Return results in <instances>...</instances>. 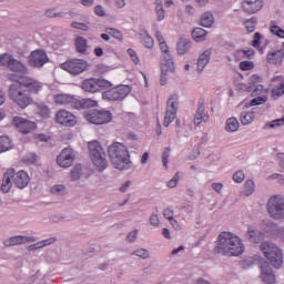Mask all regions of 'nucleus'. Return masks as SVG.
Instances as JSON below:
<instances>
[{"instance_id":"obj_1","label":"nucleus","mask_w":284,"mask_h":284,"mask_svg":"<svg viewBox=\"0 0 284 284\" xmlns=\"http://www.w3.org/2000/svg\"><path fill=\"white\" fill-rule=\"evenodd\" d=\"M7 79L12 81L8 89L9 99L21 110L32 105L33 100L30 92L38 94L42 88L41 82L21 73H10Z\"/></svg>"},{"instance_id":"obj_2","label":"nucleus","mask_w":284,"mask_h":284,"mask_svg":"<svg viewBox=\"0 0 284 284\" xmlns=\"http://www.w3.org/2000/svg\"><path fill=\"white\" fill-rule=\"evenodd\" d=\"M215 243L213 252L221 254V256H241L245 252L241 237L230 232H222Z\"/></svg>"},{"instance_id":"obj_3","label":"nucleus","mask_w":284,"mask_h":284,"mask_svg":"<svg viewBox=\"0 0 284 284\" xmlns=\"http://www.w3.org/2000/svg\"><path fill=\"white\" fill-rule=\"evenodd\" d=\"M109 159L115 170H130L132 161H130V152L128 146L120 142H114L108 148Z\"/></svg>"},{"instance_id":"obj_4","label":"nucleus","mask_w":284,"mask_h":284,"mask_svg":"<svg viewBox=\"0 0 284 284\" xmlns=\"http://www.w3.org/2000/svg\"><path fill=\"white\" fill-rule=\"evenodd\" d=\"M89 156L98 172L108 170V155L101 142L93 140L88 143Z\"/></svg>"},{"instance_id":"obj_5","label":"nucleus","mask_w":284,"mask_h":284,"mask_svg":"<svg viewBox=\"0 0 284 284\" xmlns=\"http://www.w3.org/2000/svg\"><path fill=\"white\" fill-rule=\"evenodd\" d=\"M260 250L275 270L283 267V251L276 244L265 241L261 244Z\"/></svg>"},{"instance_id":"obj_6","label":"nucleus","mask_w":284,"mask_h":284,"mask_svg":"<svg viewBox=\"0 0 284 284\" xmlns=\"http://www.w3.org/2000/svg\"><path fill=\"white\" fill-rule=\"evenodd\" d=\"M132 92V87L128 84H119L102 92L103 101H109V103H115L124 101L125 98Z\"/></svg>"},{"instance_id":"obj_7","label":"nucleus","mask_w":284,"mask_h":284,"mask_svg":"<svg viewBox=\"0 0 284 284\" xmlns=\"http://www.w3.org/2000/svg\"><path fill=\"white\" fill-rule=\"evenodd\" d=\"M87 121L89 123H93V125H105V123H110L112 121V112L101 109V110H90L85 114Z\"/></svg>"},{"instance_id":"obj_8","label":"nucleus","mask_w":284,"mask_h":284,"mask_svg":"<svg viewBox=\"0 0 284 284\" xmlns=\"http://www.w3.org/2000/svg\"><path fill=\"white\" fill-rule=\"evenodd\" d=\"M0 65L8 68L11 72H27L28 68L21 60L14 59L13 54L2 53L0 54Z\"/></svg>"},{"instance_id":"obj_9","label":"nucleus","mask_w":284,"mask_h":284,"mask_svg":"<svg viewBox=\"0 0 284 284\" xmlns=\"http://www.w3.org/2000/svg\"><path fill=\"white\" fill-rule=\"evenodd\" d=\"M266 210L272 219L281 221L284 219V199L274 196L267 202Z\"/></svg>"},{"instance_id":"obj_10","label":"nucleus","mask_w":284,"mask_h":284,"mask_svg":"<svg viewBox=\"0 0 284 284\" xmlns=\"http://www.w3.org/2000/svg\"><path fill=\"white\" fill-rule=\"evenodd\" d=\"M176 112H179V95L172 94L166 101V111L163 122L164 128H169L174 119H176Z\"/></svg>"},{"instance_id":"obj_11","label":"nucleus","mask_w":284,"mask_h":284,"mask_svg":"<svg viewBox=\"0 0 284 284\" xmlns=\"http://www.w3.org/2000/svg\"><path fill=\"white\" fill-rule=\"evenodd\" d=\"M48 61H50L48 53L41 49L32 51L29 55V65H31V68H43Z\"/></svg>"},{"instance_id":"obj_12","label":"nucleus","mask_w":284,"mask_h":284,"mask_svg":"<svg viewBox=\"0 0 284 284\" xmlns=\"http://www.w3.org/2000/svg\"><path fill=\"white\" fill-rule=\"evenodd\" d=\"M39 241L36 236L16 235L3 241L4 247H14L17 245H28V243H37Z\"/></svg>"},{"instance_id":"obj_13","label":"nucleus","mask_w":284,"mask_h":284,"mask_svg":"<svg viewBox=\"0 0 284 284\" xmlns=\"http://www.w3.org/2000/svg\"><path fill=\"white\" fill-rule=\"evenodd\" d=\"M12 123L22 134H29L32 130H37V123L23 118L16 116L12 120Z\"/></svg>"},{"instance_id":"obj_14","label":"nucleus","mask_w":284,"mask_h":284,"mask_svg":"<svg viewBox=\"0 0 284 284\" xmlns=\"http://www.w3.org/2000/svg\"><path fill=\"white\" fill-rule=\"evenodd\" d=\"M260 267L262 271V281L265 284H274L276 283V275H274V271H272V267H270V262L262 260L260 262Z\"/></svg>"},{"instance_id":"obj_15","label":"nucleus","mask_w":284,"mask_h":284,"mask_svg":"<svg viewBox=\"0 0 284 284\" xmlns=\"http://www.w3.org/2000/svg\"><path fill=\"white\" fill-rule=\"evenodd\" d=\"M210 121V115L205 113V100H200L197 103V110L193 119L194 125H201V123H207Z\"/></svg>"},{"instance_id":"obj_16","label":"nucleus","mask_w":284,"mask_h":284,"mask_svg":"<svg viewBox=\"0 0 284 284\" xmlns=\"http://www.w3.org/2000/svg\"><path fill=\"white\" fill-rule=\"evenodd\" d=\"M72 105L74 110H87V108H97L99 101L87 98V99H77L72 98Z\"/></svg>"},{"instance_id":"obj_17","label":"nucleus","mask_w":284,"mask_h":284,"mask_svg":"<svg viewBox=\"0 0 284 284\" xmlns=\"http://www.w3.org/2000/svg\"><path fill=\"white\" fill-rule=\"evenodd\" d=\"M13 179V183L19 190H23V187H28V183H30V176L26 171H19L11 176Z\"/></svg>"},{"instance_id":"obj_18","label":"nucleus","mask_w":284,"mask_h":284,"mask_svg":"<svg viewBox=\"0 0 284 284\" xmlns=\"http://www.w3.org/2000/svg\"><path fill=\"white\" fill-rule=\"evenodd\" d=\"M60 168H70L72 165V149L65 148L57 158Z\"/></svg>"},{"instance_id":"obj_19","label":"nucleus","mask_w":284,"mask_h":284,"mask_svg":"<svg viewBox=\"0 0 284 284\" xmlns=\"http://www.w3.org/2000/svg\"><path fill=\"white\" fill-rule=\"evenodd\" d=\"M242 7L248 14H255L263 8V0H245Z\"/></svg>"},{"instance_id":"obj_20","label":"nucleus","mask_w":284,"mask_h":284,"mask_svg":"<svg viewBox=\"0 0 284 284\" xmlns=\"http://www.w3.org/2000/svg\"><path fill=\"white\" fill-rule=\"evenodd\" d=\"M55 121L60 125H64L65 128H71L72 126V113H70L65 110H60L55 114Z\"/></svg>"},{"instance_id":"obj_21","label":"nucleus","mask_w":284,"mask_h":284,"mask_svg":"<svg viewBox=\"0 0 284 284\" xmlns=\"http://www.w3.org/2000/svg\"><path fill=\"white\" fill-rule=\"evenodd\" d=\"M12 176H13V169H8L7 172L3 174L2 184L0 186L1 192L3 194H8L12 189Z\"/></svg>"},{"instance_id":"obj_22","label":"nucleus","mask_w":284,"mask_h":284,"mask_svg":"<svg viewBox=\"0 0 284 284\" xmlns=\"http://www.w3.org/2000/svg\"><path fill=\"white\" fill-rule=\"evenodd\" d=\"M176 67L174 65V59L171 54L163 55L161 60V72H174Z\"/></svg>"},{"instance_id":"obj_23","label":"nucleus","mask_w":284,"mask_h":284,"mask_svg":"<svg viewBox=\"0 0 284 284\" xmlns=\"http://www.w3.org/2000/svg\"><path fill=\"white\" fill-rule=\"evenodd\" d=\"M246 236L251 243H261V241L265 239V234H263V232L252 226L247 229Z\"/></svg>"},{"instance_id":"obj_24","label":"nucleus","mask_w":284,"mask_h":284,"mask_svg":"<svg viewBox=\"0 0 284 284\" xmlns=\"http://www.w3.org/2000/svg\"><path fill=\"white\" fill-rule=\"evenodd\" d=\"M283 59H284V50L283 49H280L276 51H271L267 54L268 63H273L274 65H281V63H283Z\"/></svg>"},{"instance_id":"obj_25","label":"nucleus","mask_w":284,"mask_h":284,"mask_svg":"<svg viewBox=\"0 0 284 284\" xmlns=\"http://www.w3.org/2000/svg\"><path fill=\"white\" fill-rule=\"evenodd\" d=\"M212 57V50L206 49L197 59V72H203L205 65L210 63V58Z\"/></svg>"},{"instance_id":"obj_26","label":"nucleus","mask_w":284,"mask_h":284,"mask_svg":"<svg viewBox=\"0 0 284 284\" xmlns=\"http://www.w3.org/2000/svg\"><path fill=\"white\" fill-rule=\"evenodd\" d=\"M191 48H192V42L187 39L181 38L176 45L178 54L180 55L187 54Z\"/></svg>"},{"instance_id":"obj_27","label":"nucleus","mask_w":284,"mask_h":284,"mask_svg":"<svg viewBox=\"0 0 284 284\" xmlns=\"http://www.w3.org/2000/svg\"><path fill=\"white\" fill-rule=\"evenodd\" d=\"M82 90H84V92H99L98 87H97V78H90L87 79L82 82Z\"/></svg>"},{"instance_id":"obj_28","label":"nucleus","mask_w":284,"mask_h":284,"mask_svg":"<svg viewBox=\"0 0 284 284\" xmlns=\"http://www.w3.org/2000/svg\"><path fill=\"white\" fill-rule=\"evenodd\" d=\"M89 64L88 61L81 59H74L72 61V70L73 72H85L88 70Z\"/></svg>"},{"instance_id":"obj_29","label":"nucleus","mask_w":284,"mask_h":284,"mask_svg":"<svg viewBox=\"0 0 284 284\" xmlns=\"http://www.w3.org/2000/svg\"><path fill=\"white\" fill-rule=\"evenodd\" d=\"M206 37L207 32L203 28H195L192 31V38L196 41V43L205 41Z\"/></svg>"},{"instance_id":"obj_30","label":"nucleus","mask_w":284,"mask_h":284,"mask_svg":"<svg viewBox=\"0 0 284 284\" xmlns=\"http://www.w3.org/2000/svg\"><path fill=\"white\" fill-rule=\"evenodd\" d=\"M201 26L203 28H212V26H214V14L210 11L203 13L201 17Z\"/></svg>"},{"instance_id":"obj_31","label":"nucleus","mask_w":284,"mask_h":284,"mask_svg":"<svg viewBox=\"0 0 284 284\" xmlns=\"http://www.w3.org/2000/svg\"><path fill=\"white\" fill-rule=\"evenodd\" d=\"M75 50L80 54H85L88 52V40L83 37H78L75 39Z\"/></svg>"},{"instance_id":"obj_32","label":"nucleus","mask_w":284,"mask_h":284,"mask_svg":"<svg viewBox=\"0 0 284 284\" xmlns=\"http://www.w3.org/2000/svg\"><path fill=\"white\" fill-rule=\"evenodd\" d=\"M254 119H256V116L254 115V111H244L240 114V121L242 125H250L251 123H254Z\"/></svg>"},{"instance_id":"obj_33","label":"nucleus","mask_w":284,"mask_h":284,"mask_svg":"<svg viewBox=\"0 0 284 284\" xmlns=\"http://www.w3.org/2000/svg\"><path fill=\"white\" fill-rule=\"evenodd\" d=\"M54 102L58 103V105H68L72 103V95L65 93L55 94Z\"/></svg>"},{"instance_id":"obj_34","label":"nucleus","mask_w":284,"mask_h":284,"mask_svg":"<svg viewBox=\"0 0 284 284\" xmlns=\"http://www.w3.org/2000/svg\"><path fill=\"white\" fill-rule=\"evenodd\" d=\"M240 125L241 124L239 123V120L236 118H229L226 120L225 131L226 132H237Z\"/></svg>"},{"instance_id":"obj_35","label":"nucleus","mask_w":284,"mask_h":284,"mask_svg":"<svg viewBox=\"0 0 284 284\" xmlns=\"http://www.w3.org/2000/svg\"><path fill=\"white\" fill-rule=\"evenodd\" d=\"M141 43L149 50L154 48V39L148 32L141 33Z\"/></svg>"},{"instance_id":"obj_36","label":"nucleus","mask_w":284,"mask_h":284,"mask_svg":"<svg viewBox=\"0 0 284 284\" xmlns=\"http://www.w3.org/2000/svg\"><path fill=\"white\" fill-rule=\"evenodd\" d=\"M12 149V142H10V138L2 135L0 136V154L1 152H8V150Z\"/></svg>"},{"instance_id":"obj_37","label":"nucleus","mask_w":284,"mask_h":284,"mask_svg":"<svg viewBox=\"0 0 284 284\" xmlns=\"http://www.w3.org/2000/svg\"><path fill=\"white\" fill-rule=\"evenodd\" d=\"M95 85L99 92V90H110V88H112V82L103 78H98V79L95 78Z\"/></svg>"},{"instance_id":"obj_38","label":"nucleus","mask_w":284,"mask_h":284,"mask_svg":"<svg viewBox=\"0 0 284 284\" xmlns=\"http://www.w3.org/2000/svg\"><path fill=\"white\" fill-rule=\"evenodd\" d=\"M261 81H263V79L258 74H253L250 78V82H248V85L246 87V91L252 92V90H254V88L256 85H258V83H261Z\"/></svg>"},{"instance_id":"obj_39","label":"nucleus","mask_w":284,"mask_h":284,"mask_svg":"<svg viewBox=\"0 0 284 284\" xmlns=\"http://www.w3.org/2000/svg\"><path fill=\"white\" fill-rule=\"evenodd\" d=\"M50 192L51 194H55L57 196H65V194H68V192L65 191V186L61 184L53 185L50 189Z\"/></svg>"},{"instance_id":"obj_40","label":"nucleus","mask_w":284,"mask_h":284,"mask_svg":"<svg viewBox=\"0 0 284 284\" xmlns=\"http://www.w3.org/2000/svg\"><path fill=\"white\" fill-rule=\"evenodd\" d=\"M263 103H267V95L258 97L252 99L248 104H246V108H253L254 105H263Z\"/></svg>"},{"instance_id":"obj_41","label":"nucleus","mask_w":284,"mask_h":284,"mask_svg":"<svg viewBox=\"0 0 284 284\" xmlns=\"http://www.w3.org/2000/svg\"><path fill=\"white\" fill-rule=\"evenodd\" d=\"M256 23H258V18L253 17L245 21L244 26L247 30V32H254L256 30Z\"/></svg>"},{"instance_id":"obj_42","label":"nucleus","mask_w":284,"mask_h":284,"mask_svg":"<svg viewBox=\"0 0 284 284\" xmlns=\"http://www.w3.org/2000/svg\"><path fill=\"white\" fill-rule=\"evenodd\" d=\"M273 99H280L284 94V82L280 83L277 87L273 88L271 91Z\"/></svg>"},{"instance_id":"obj_43","label":"nucleus","mask_w":284,"mask_h":284,"mask_svg":"<svg viewBox=\"0 0 284 284\" xmlns=\"http://www.w3.org/2000/svg\"><path fill=\"white\" fill-rule=\"evenodd\" d=\"M131 256H139L140 258H150V253L145 248H138L131 253Z\"/></svg>"},{"instance_id":"obj_44","label":"nucleus","mask_w":284,"mask_h":284,"mask_svg":"<svg viewBox=\"0 0 284 284\" xmlns=\"http://www.w3.org/2000/svg\"><path fill=\"white\" fill-rule=\"evenodd\" d=\"M38 112L43 119H50V108L45 104L38 105Z\"/></svg>"},{"instance_id":"obj_45","label":"nucleus","mask_w":284,"mask_h":284,"mask_svg":"<svg viewBox=\"0 0 284 284\" xmlns=\"http://www.w3.org/2000/svg\"><path fill=\"white\" fill-rule=\"evenodd\" d=\"M244 187H245L246 196H252V194H254L255 185L252 180H247L244 184Z\"/></svg>"},{"instance_id":"obj_46","label":"nucleus","mask_w":284,"mask_h":284,"mask_svg":"<svg viewBox=\"0 0 284 284\" xmlns=\"http://www.w3.org/2000/svg\"><path fill=\"white\" fill-rule=\"evenodd\" d=\"M108 34H111L113 39H118V41H123V33L119 31L118 29L109 28L106 29Z\"/></svg>"},{"instance_id":"obj_47","label":"nucleus","mask_w":284,"mask_h":284,"mask_svg":"<svg viewBox=\"0 0 284 284\" xmlns=\"http://www.w3.org/2000/svg\"><path fill=\"white\" fill-rule=\"evenodd\" d=\"M255 52L253 49H248V50H240L237 51L236 55L237 57H242V59H252V57H254Z\"/></svg>"},{"instance_id":"obj_48","label":"nucleus","mask_w":284,"mask_h":284,"mask_svg":"<svg viewBox=\"0 0 284 284\" xmlns=\"http://www.w3.org/2000/svg\"><path fill=\"white\" fill-rule=\"evenodd\" d=\"M271 32L272 34H275V37H278L280 39H284V30L281 29V27L276 24L271 26Z\"/></svg>"},{"instance_id":"obj_49","label":"nucleus","mask_w":284,"mask_h":284,"mask_svg":"<svg viewBox=\"0 0 284 284\" xmlns=\"http://www.w3.org/2000/svg\"><path fill=\"white\" fill-rule=\"evenodd\" d=\"M240 70H242L243 72L254 70V62H252V61H242L240 63Z\"/></svg>"},{"instance_id":"obj_50","label":"nucleus","mask_w":284,"mask_h":284,"mask_svg":"<svg viewBox=\"0 0 284 284\" xmlns=\"http://www.w3.org/2000/svg\"><path fill=\"white\" fill-rule=\"evenodd\" d=\"M81 164H75L72 171V181H78V179H81V172H82Z\"/></svg>"},{"instance_id":"obj_51","label":"nucleus","mask_w":284,"mask_h":284,"mask_svg":"<svg viewBox=\"0 0 284 284\" xmlns=\"http://www.w3.org/2000/svg\"><path fill=\"white\" fill-rule=\"evenodd\" d=\"M72 28H75V30H82V32H88L90 30V27L83 22H72Z\"/></svg>"},{"instance_id":"obj_52","label":"nucleus","mask_w":284,"mask_h":284,"mask_svg":"<svg viewBox=\"0 0 284 284\" xmlns=\"http://www.w3.org/2000/svg\"><path fill=\"white\" fill-rule=\"evenodd\" d=\"M170 159V146H166L162 153L163 168L168 169V160Z\"/></svg>"},{"instance_id":"obj_53","label":"nucleus","mask_w":284,"mask_h":284,"mask_svg":"<svg viewBox=\"0 0 284 284\" xmlns=\"http://www.w3.org/2000/svg\"><path fill=\"white\" fill-rule=\"evenodd\" d=\"M233 181L235 183H243L245 181V173L243 171H237L233 174Z\"/></svg>"},{"instance_id":"obj_54","label":"nucleus","mask_w":284,"mask_h":284,"mask_svg":"<svg viewBox=\"0 0 284 284\" xmlns=\"http://www.w3.org/2000/svg\"><path fill=\"white\" fill-rule=\"evenodd\" d=\"M263 90L264 87L262 84H257L248 92H251L252 97H261V94H263Z\"/></svg>"},{"instance_id":"obj_55","label":"nucleus","mask_w":284,"mask_h":284,"mask_svg":"<svg viewBox=\"0 0 284 284\" xmlns=\"http://www.w3.org/2000/svg\"><path fill=\"white\" fill-rule=\"evenodd\" d=\"M155 14L158 21H163V19H165V9H163V7L155 8Z\"/></svg>"},{"instance_id":"obj_56","label":"nucleus","mask_w":284,"mask_h":284,"mask_svg":"<svg viewBox=\"0 0 284 284\" xmlns=\"http://www.w3.org/2000/svg\"><path fill=\"white\" fill-rule=\"evenodd\" d=\"M160 224H161V220H159V215L152 214L150 216V225H152L153 227H159Z\"/></svg>"},{"instance_id":"obj_57","label":"nucleus","mask_w":284,"mask_h":284,"mask_svg":"<svg viewBox=\"0 0 284 284\" xmlns=\"http://www.w3.org/2000/svg\"><path fill=\"white\" fill-rule=\"evenodd\" d=\"M281 125H284V118L276 119L270 122V128H281Z\"/></svg>"},{"instance_id":"obj_58","label":"nucleus","mask_w":284,"mask_h":284,"mask_svg":"<svg viewBox=\"0 0 284 284\" xmlns=\"http://www.w3.org/2000/svg\"><path fill=\"white\" fill-rule=\"evenodd\" d=\"M24 163H37V155L34 153H29L23 158Z\"/></svg>"},{"instance_id":"obj_59","label":"nucleus","mask_w":284,"mask_h":284,"mask_svg":"<svg viewBox=\"0 0 284 284\" xmlns=\"http://www.w3.org/2000/svg\"><path fill=\"white\" fill-rule=\"evenodd\" d=\"M163 216L168 219V221H172V219H174V211L172 209H164Z\"/></svg>"},{"instance_id":"obj_60","label":"nucleus","mask_w":284,"mask_h":284,"mask_svg":"<svg viewBox=\"0 0 284 284\" xmlns=\"http://www.w3.org/2000/svg\"><path fill=\"white\" fill-rule=\"evenodd\" d=\"M40 243L42 244V247H48V245H53V243H57V237H49L40 241Z\"/></svg>"},{"instance_id":"obj_61","label":"nucleus","mask_w":284,"mask_h":284,"mask_svg":"<svg viewBox=\"0 0 284 284\" xmlns=\"http://www.w3.org/2000/svg\"><path fill=\"white\" fill-rule=\"evenodd\" d=\"M61 69L65 72H72V60H67L61 64Z\"/></svg>"},{"instance_id":"obj_62","label":"nucleus","mask_w":284,"mask_h":284,"mask_svg":"<svg viewBox=\"0 0 284 284\" xmlns=\"http://www.w3.org/2000/svg\"><path fill=\"white\" fill-rule=\"evenodd\" d=\"M94 12L97 17H105V9H103V6L101 4L95 6Z\"/></svg>"},{"instance_id":"obj_63","label":"nucleus","mask_w":284,"mask_h":284,"mask_svg":"<svg viewBox=\"0 0 284 284\" xmlns=\"http://www.w3.org/2000/svg\"><path fill=\"white\" fill-rule=\"evenodd\" d=\"M128 54L131 57L133 63H139V55L134 49H128Z\"/></svg>"},{"instance_id":"obj_64","label":"nucleus","mask_w":284,"mask_h":284,"mask_svg":"<svg viewBox=\"0 0 284 284\" xmlns=\"http://www.w3.org/2000/svg\"><path fill=\"white\" fill-rule=\"evenodd\" d=\"M253 48H258L261 45V33H254V40L252 41Z\"/></svg>"}]
</instances>
